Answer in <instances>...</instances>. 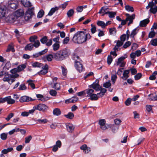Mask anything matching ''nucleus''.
<instances>
[{
  "instance_id": "8fccbe9b",
  "label": "nucleus",
  "mask_w": 157,
  "mask_h": 157,
  "mask_svg": "<svg viewBox=\"0 0 157 157\" xmlns=\"http://www.w3.org/2000/svg\"><path fill=\"white\" fill-rule=\"evenodd\" d=\"M44 12L42 10H40L38 13L37 14V17L38 18H40L42 17L44 15Z\"/></svg>"
},
{
  "instance_id": "69168bd1",
  "label": "nucleus",
  "mask_w": 157,
  "mask_h": 157,
  "mask_svg": "<svg viewBox=\"0 0 157 157\" xmlns=\"http://www.w3.org/2000/svg\"><path fill=\"white\" fill-rule=\"evenodd\" d=\"M113 61V59L111 55H109L107 59V62L109 65Z\"/></svg>"
},
{
  "instance_id": "bb28decb",
  "label": "nucleus",
  "mask_w": 157,
  "mask_h": 157,
  "mask_svg": "<svg viewBox=\"0 0 157 157\" xmlns=\"http://www.w3.org/2000/svg\"><path fill=\"white\" fill-rule=\"evenodd\" d=\"M53 113L54 115L58 116L61 114V112L59 109L56 108L54 109Z\"/></svg>"
},
{
  "instance_id": "13d9d810",
  "label": "nucleus",
  "mask_w": 157,
  "mask_h": 157,
  "mask_svg": "<svg viewBox=\"0 0 157 157\" xmlns=\"http://www.w3.org/2000/svg\"><path fill=\"white\" fill-rule=\"evenodd\" d=\"M32 16L31 15H30V14H28L26 13L24 17L25 20L26 21H28L32 17Z\"/></svg>"
},
{
  "instance_id": "e433bc0d",
  "label": "nucleus",
  "mask_w": 157,
  "mask_h": 157,
  "mask_svg": "<svg viewBox=\"0 0 157 157\" xmlns=\"http://www.w3.org/2000/svg\"><path fill=\"white\" fill-rule=\"evenodd\" d=\"M11 51L13 52L14 51V49L13 48V44H10L8 45L7 49L6 50V52H9Z\"/></svg>"
},
{
  "instance_id": "37998d69",
  "label": "nucleus",
  "mask_w": 157,
  "mask_h": 157,
  "mask_svg": "<svg viewBox=\"0 0 157 157\" xmlns=\"http://www.w3.org/2000/svg\"><path fill=\"white\" fill-rule=\"evenodd\" d=\"M97 24L98 26H101L102 28H105V23L103 21H98L97 23Z\"/></svg>"
},
{
  "instance_id": "20e7f679",
  "label": "nucleus",
  "mask_w": 157,
  "mask_h": 157,
  "mask_svg": "<svg viewBox=\"0 0 157 157\" xmlns=\"http://www.w3.org/2000/svg\"><path fill=\"white\" fill-rule=\"evenodd\" d=\"M125 16H127V17L125 20H122L121 23V25H125L126 22L129 21V22L128 23V25L129 26L131 24H132L133 22V20L135 18V14H132L130 16L128 13H126Z\"/></svg>"
},
{
  "instance_id": "5fc2aeb1",
  "label": "nucleus",
  "mask_w": 157,
  "mask_h": 157,
  "mask_svg": "<svg viewBox=\"0 0 157 157\" xmlns=\"http://www.w3.org/2000/svg\"><path fill=\"white\" fill-rule=\"evenodd\" d=\"M33 9L34 8H31L29 9L26 13L28 14H30V15H31L32 16L34 14L33 13Z\"/></svg>"
},
{
  "instance_id": "4468645a",
  "label": "nucleus",
  "mask_w": 157,
  "mask_h": 157,
  "mask_svg": "<svg viewBox=\"0 0 157 157\" xmlns=\"http://www.w3.org/2000/svg\"><path fill=\"white\" fill-rule=\"evenodd\" d=\"M5 102L6 101L9 104H13L15 102V100L11 98L10 96L6 97L4 98Z\"/></svg>"
},
{
  "instance_id": "aec40b11",
  "label": "nucleus",
  "mask_w": 157,
  "mask_h": 157,
  "mask_svg": "<svg viewBox=\"0 0 157 157\" xmlns=\"http://www.w3.org/2000/svg\"><path fill=\"white\" fill-rule=\"evenodd\" d=\"M149 22V20L147 18L143 20L140 21V26L142 27H145L147 25L148 23Z\"/></svg>"
},
{
  "instance_id": "338daca9",
  "label": "nucleus",
  "mask_w": 157,
  "mask_h": 157,
  "mask_svg": "<svg viewBox=\"0 0 157 157\" xmlns=\"http://www.w3.org/2000/svg\"><path fill=\"white\" fill-rule=\"evenodd\" d=\"M32 139V137L30 135L28 137H26L25 138V143L26 144L29 143Z\"/></svg>"
},
{
  "instance_id": "a19ab883",
  "label": "nucleus",
  "mask_w": 157,
  "mask_h": 157,
  "mask_svg": "<svg viewBox=\"0 0 157 157\" xmlns=\"http://www.w3.org/2000/svg\"><path fill=\"white\" fill-rule=\"evenodd\" d=\"M61 67L62 69V74L63 76H66L67 74V72L66 68L63 66H62Z\"/></svg>"
},
{
  "instance_id": "39448f33",
  "label": "nucleus",
  "mask_w": 157,
  "mask_h": 157,
  "mask_svg": "<svg viewBox=\"0 0 157 157\" xmlns=\"http://www.w3.org/2000/svg\"><path fill=\"white\" fill-rule=\"evenodd\" d=\"M18 6V2L17 0H10L8 2V8L10 10L13 11Z\"/></svg>"
},
{
  "instance_id": "a18cd8bd",
  "label": "nucleus",
  "mask_w": 157,
  "mask_h": 157,
  "mask_svg": "<svg viewBox=\"0 0 157 157\" xmlns=\"http://www.w3.org/2000/svg\"><path fill=\"white\" fill-rule=\"evenodd\" d=\"M109 31L110 35H115L116 33V31L115 28H111L109 29Z\"/></svg>"
},
{
  "instance_id": "ea45409f",
  "label": "nucleus",
  "mask_w": 157,
  "mask_h": 157,
  "mask_svg": "<svg viewBox=\"0 0 157 157\" xmlns=\"http://www.w3.org/2000/svg\"><path fill=\"white\" fill-rule=\"evenodd\" d=\"M125 9L128 11H131L132 12L134 11V9L132 6H130L129 5H126L125 6Z\"/></svg>"
},
{
  "instance_id": "72a5a7b5",
  "label": "nucleus",
  "mask_w": 157,
  "mask_h": 157,
  "mask_svg": "<svg viewBox=\"0 0 157 157\" xmlns=\"http://www.w3.org/2000/svg\"><path fill=\"white\" fill-rule=\"evenodd\" d=\"M47 61L49 62L51 61H52L53 58H54V53L53 55L52 54H48L45 57Z\"/></svg>"
},
{
  "instance_id": "2f4dec72",
  "label": "nucleus",
  "mask_w": 157,
  "mask_h": 157,
  "mask_svg": "<svg viewBox=\"0 0 157 157\" xmlns=\"http://www.w3.org/2000/svg\"><path fill=\"white\" fill-rule=\"evenodd\" d=\"M26 67V65L25 64H23L21 65H19L17 69L18 70V72H19L21 71H23L24 69Z\"/></svg>"
},
{
  "instance_id": "f257e3e1",
  "label": "nucleus",
  "mask_w": 157,
  "mask_h": 157,
  "mask_svg": "<svg viewBox=\"0 0 157 157\" xmlns=\"http://www.w3.org/2000/svg\"><path fill=\"white\" fill-rule=\"evenodd\" d=\"M91 37V36L89 33L86 34L84 31H78L74 34L72 41L76 43L82 44L90 39Z\"/></svg>"
},
{
  "instance_id": "49530a36",
  "label": "nucleus",
  "mask_w": 157,
  "mask_h": 157,
  "mask_svg": "<svg viewBox=\"0 0 157 157\" xmlns=\"http://www.w3.org/2000/svg\"><path fill=\"white\" fill-rule=\"evenodd\" d=\"M74 13V11L73 9H70L67 13V15L68 17L72 16Z\"/></svg>"
},
{
  "instance_id": "0eeeda50",
  "label": "nucleus",
  "mask_w": 157,
  "mask_h": 157,
  "mask_svg": "<svg viewBox=\"0 0 157 157\" xmlns=\"http://www.w3.org/2000/svg\"><path fill=\"white\" fill-rule=\"evenodd\" d=\"M34 108L36 110H38L40 111H44L47 110L48 107L45 105L43 104H40L39 105L34 106Z\"/></svg>"
},
{
  "instance_id": "bf43d9fd",
  "label": "nucleus",
  "mask_w": 157,
  "mask_h": 157,
  "mask_svg": "<svg viewBox=\"0 0 157 157\" xmlns=\"http://www.w3.org/2000/svg\"><path fill=\"white\" fill-rule=\"evenodd\" d=\"M26 89L27 87L24 84H21L19 88V90H25Z\"/></svg>"
},
{
  "instance_id": "6e6552de",
  "label": "nucleus",
  "mask_w": 157,
  "mask_h": 157,
  "mask_svg": "<svg viewBox=\"0 0 157 157\" xmlns=\"http://www.w3.org/2000/svg\"><path fill=\"white\" fill-rule=\"evenodd\" d=\"M99 81L96 79L95 82H94L92 84L89 86V87L92 88L96 91H99L101 88L99 84Z\"/></svg>"
},
{
  "instance_id": "774afa93",
  "label": "nucleus",
  "mask_w": 157,
  "mask_h": 157,
  "mask_svg": "<svg viewBox=\"0 0 157 157\" xmlns=\"http://www.w3.org/2000/svg\"><path fill=\"white\" fill-rule=\"evenodd\" d=\"M1 139L3 140L6 139L7 137V134L4 133H2L0 135Z\"/></svg>"
},
{
  "instance_id": "680f3d73",
  "label": "nucleus",
  "mask_w": 157,
  "mask_h": 157,
  "mask_svg": "<svg viewBox=\"0 0 157 157\" xmlns=\"http://www.w3.org/2000/svg\"><path fill=\"white\" fill-rule=\"evenodd\" d=\"M37 38L36 36H31L29 38V40L31 42H34Z\"/></svg>"
},
{
  "instance_id": "4d7b16f0",
  "label": "nucleus",
  "mask_w": 157,
  "mask_h": 157,
  "mask_svg": "<svg viewBox=\"0 0 157 157\" xmlns=\"http://www.w3.org/2000/svg\"><path fill=\"white\" fill-rule=\"evenodd\" d=\"M19 128H15L13 129L12 130L10 131L9 132V134L10 135H11L13 134L15 132H17L19 131Z\"/></svg>"
},
{
  "instance_id": "e2e57ef3",
  "label": "nucleus",
  "mask_w": 157,
  "mask_h": 157,
  "mask_svg": "<svg viewBox=\"0 0 157 157\" xmlns=\"http://www.w3.org/2000/svg\"><path fill=\"white\" fill-rule=\"evenodd\" d=\"M78 99L77 97H74L70 98L71 103H75L76 102Z\"/></svg>"
},
{
  "instance_id": "603ef678",
  "label": "nucleus",
  "mask_w": 157,
  "mask_h": 157,
  "mask_svg": "<svg viewBox=\"0 0 157 157\" xmlns=\"http://www.w3.org/2000/svg\"><path fill=\"white\" fill-rule=\"evenodd\" d=\"M38 123L40 124H45L48 121V120L46 119H38L37 120Z\"/></svg>"
},
{
  "instance_id": "6ab92c4d",
  "label": "nucleus",
  "mask_w": 157,
  "mask_h": 157,
  "mask_svg": "<svg viewBox=\"0 0 157 157\" xmlns=\"http://www.w3.org/2000/svg\"><path fill=\"white\" fill-rule=\"evenodd\" d=\"M85 94L87 95H86V97H89L94 92V90L92 89H88L85 90Z\"/></svg>"
},
{
  "instance_id": "f8f14e48",
  "label": "nucleus",
  "mask_w": 157,
  "mask_h": 157,
  "mask_svg": "<svg viewBox=\"0 0 157 157\" xmlns=\"http://www.w3.org/2000/svg\"><path fill=\"white\" fill-rule=\"evenodd\" d=\"M47 52H48V49L46 48L40 52H39L37 53H36L35 54H33V55L32 56L33 57V58H37L40 56H41L45 54Z\"/></svg>"
},
{
  "instance_id": "f704fd0d",
  "label": "nucleus",
  "mask_w": 157,
  "mask_h": 157,
  "mask_svg": "<svg viewBox=\"0 0 157 157\" xmlns=\"http://www.w3.org/2000/svg\"><path fill=\"white\" fill-rule=\"evenodd\" d=\"M64 116L67 118L72 119L74 117V114L72 112H69L67 114L65 115Z\"/></svg>"
},
{
  "instance_id": "3c124183",
  "label": "nucleus",
  "mask_w": 157,
  "mask_h": 157,
  "mask_svg": "<svg viewBox=\"0 0 157 157\" xmlns=\"http://www.w3.org/2000/svg\"><path fill=\"white\" fill-rule=\"evenodd\" d=\"M117 78V76L116 72L115 74H112L111 79L112 82H113L114 84L115 83Z\"/></svg>"
},
{
  "instance_id": "423d86ee",
  "label": "nucleus",
  "mask_w": 157,
  "mask_h": 157,
  "mask_svg": "<svg viewBox=\"0 0 157 157\" xmlns=\"http://www.w3.org/2000/svg\"><path fill=\"white\" fill-rule=\"evenodd\" d=\"M139 30V29L137 28H136L132 31L130 34V33L129 31L128 30L126 32L127 40H128L130 36L131 38H134L135 36L137 34Z\"/></svg>"
},
{
  "instance_id": "7ed1b4c3",
  "label": "nucleus",
  "mask_w": 157,
  "mask_h": 157,
  "mask_svg": "<svg viewBox=\"0 0 157 157\" xmlns=\"http://www.w3.org/2000/svg\"><path fill=\"white\" fill-rule=\"evenodd\" d=\"M73 59L75 60V67L76 69L79 72H82L83 69V65L82 63V60L76 54L73 55Z\"/></svg>"
},
{
  "instance_id": "393cba45",
  "label": "nucleus",
  "mask_w": 157,
  "mask_h": 157,
  "mask_svg": "<svg viewBox=\"0 0 157 157\" xmlns=\"http://www.w3.org/2000/svg\"><path fill=\"white\" fill-rule=\"evenodd\" d=\"M127 55H125L124 56H122L119 58L118 59V61L117 62L116 65L117 66H118L119 65L120 63L124 62L123 60L127 57Z\"/></svg>"
},
{
  "instance_id": "f3484780",
  "label": "nucleus",
  "mask_w": 157,
  "mask_h": 157,
  "mask_svg": "<svg viewBox=\"0 0 157 157\" xmlns=\"http://www.w3.org/2000/svg\"><path fill=\"white\" fill-rule=\"evenodd\" d=\"M129 73V70H126L124 71L123 74V76L121 78L124 80H126L128 78V74Z\"/></svg>"
},
{
  "instance_id": "79ce46f5",
  "label": "nucleus",
  "mask_w": 157,
  "mask_h": 157,
  "mask_svg": "<svg viewBox=\"0 0 157 157\" xmlns=\"http://www.w3.org/2000/svg\"><path fill=\"white\" fill-rule=\"evenodd\" d=\"M157 75V71H155L151 75L149 78L151 80H154L156 78L155 76Z\"/></svg>"
},
{
  "instance_id": "7c9ffc66",
  "label": "nucleus",
  "mask_w": 157,
  "mask_h": 157,
  "mask_svg": "<svg viewBox=\"0 0 157 157\" xmlns=\"http://www.w3.org/2000/svg\"><path fill=\"white\" fill-rule=\"evenodd\" d=\"M33 48V44L32 43L29 44L27 45L25 48V50L31 51Z\"/></svg>"
},
{
  "instance_id": "1a4fd4ad",
  "label": "nucleus",
  "mask_w": 157,
  "mask_h": 157,
  "mask_svg": "<svg viewBox=\"0 0 157 157\" xmlns=\"http://www.w3.org/2000/svg\"><path fill=\"white\" fill-rule=\"evenodd\" d=\"M17 19V17L15 15L11 14L9 15L6 18V20L10 23H13Z\"/></svg>"
},
{
  "instance_id": "9b49d317",
  "label": "nucleus",
  "mask_w": 157,
  "mask_h": 157,
  "mask_svg": "<svg viewBox=\"0 0 157 157\" xmlns=\"http://www.w3.org/2000/svg\"><path fill=\"white\" fill-rule=\"evenodd\" d=\"M61 142L60 140H58L56 142V144L54 145L53 147L52 150L54 152H56L57 151L59 148L61 146Z\"/></svg>"
},
{
  "instance_id": "a878e982",
  "label": "nucleus",
  "mask_w": 157,
  "mask_h": 157,
  "mask_svg": "<svg viewBox=\"0 0 157 157\" xmlns=\"http://www.w3.org/2000/svg\"><path fill=\"white\" fill-rule=\"evenodd\" d=\"M149 99L152 101L157 100V92L154 94H151L149 95Z\"/></svg>"
},
{
  "instance_id": "5701e85b",
  "label": "nucleus",
  "mask_w": 157,
  "mask_h": 157,
  "mask_svg": "<svg viewBox=\"0 0 157 157\" xmlns=\"http://www.w3.org/2000/svg\"><path fill=\"white\" fill-rule=\"evenodd\" d=\"M36 96L38 98H40V100L42 101H45L49 99V98L48 97H44L43 95L40 94H37Z\"/></svg>"
},
{
  "instance_id": "b1692460",
  "label": "nucleus",
  "mask_w": 157,
  "mask_h": 157,
  "mask_svg": "<svg viewBox=\"0 0 157 157\" xmlns=\"http://www.w3.org/2000/svg\"><path fill=\"white\" fill-rule=\"evenodd\" d=\"M2 80L4 82H7L8 83H10L11 79L8 72L5 73V75Z\"/></svg>"
},
{
  "instance_id": "f03ea898",
  "label": "nucleus",
  "mask_w": 157,
  "mask_h": 157,
  "mask_svg": "<svg viewBox=\"0 0 157 157\" xmlns=\"http://www.w3.org/2000/svg\"><path fill=\"white\" fill-rule=\"evenodd\" d=\"M70 54L69 50L65 48L54 53V59L56 60L62 61L67 58Z\"/></svg>"
},
{
  "instance_id": "dca6fc26",
  "label": "nucleus",
  "mask_w": 157,
  "mask_h": 157,
  "mask_svg": "<svg viewBox=\"0 0 157 157\" xmlns=\"http://www.w3.org/2000/svg\"><path fill=\"white\" fill-rule=\"evenodd\" d=\"M66 128L67 131L69 133H72L75 129L74 126L72 124L70 123L66 125Z\"/></svg>"
},
{
  "instance_id": "6e6d98bb",
  "label": "nucleus",
  "mask_w": 157,
  "mask_h": 157,
  "mask_svg": "<svg viewBox=\"0 0 157 157\" xmlns=\"http://www.w3.org/2000/svg\"><path fill=\"white\" fill-rule=\"evenodd\" d=\"M106 121L104 119L100 120L98 121V124L100 126V127L105 124Z\"/></svg>"
},
{
  "instance_id": "58836bf2",
  "label": "nucleus",
  "mask_w": 157,
  "mask_h": 157,
  "mask_svg": "<svg viewBox=\"0 0 157 157\" xmlns=\"http://www.w3.org/2000/svg\"><path fill=\"white\" fill-rule=\"evenodd\" d=\"M105 14H109V16L110 18L114 17L115 15H116V13L115 12H112L110 11H107V12L105 13Z\"/></svg>"
},
{
  "instance_id": "2eb2a0df",
  "label": "nucleus",
  "mask_w": 157,
  "mask_h": 157,
  "mask_svg": "<svg viewBox=\"0 0 157 157\" xmlns=\"http://www.w3.org/2000/svg\"><path fill=\"white\" fill-rule=\"evenodd\" d=\"M80 148L81 149L83 150V152L86 154L88 153L90 151V147H87L86 144H84L81 146Z\"/></svg>"
},
{
  "instance_id": "4c0bfd02",
  "label": "nucleus",
  "mask_w": 157,
  "mask_h": 157,
  "mask_svg": "<svg viewBox=\"0 0 157 157\" xmlns=\"http://www.w3.org/2000/svg\"><path fill=\"white\" fill-rule=\"evenodd\" d=\"M11 64L10 62H7L3 68V70L6 71L8 70L10 68Z\"/></svg>"
},
{
  "instance_id": "ddd939ff",
  "label": "nucleus",
  "mask_w": 157,
  "mask_h": 157,
  "mask_svg": "<svg viewBox=\"0 0 157 157\" xmlns=\"http://www.w3.org/2000/svg\"><path fill=\"white\" fill-rule=\"evenodd\" d=\"M6 12V7L0 6V18L4 17Z\"/></svg>"
},
{
  "instance_id": "c03bdc74",
  "label": "nucleus",
  "mask_w": 157,
  "mask_h": 157,
  "mask_svg": "<svg viewBox=\"0 0 157 157\" xmlns=\"http://www.w3.org/2000/svg\"><path fill=\"white\" fill-rule=\"evenodd\" d=\"M59 43H55L52 45L53 49L54 51H57L59 48Z\"/></svg>"
},
{
  "instance_id": "c85d7f7f",
  "label": "nucleus",
  "mask_w": 157,
  "mask_h": 157,
  "mask_svg": "<svg viewBox=\"0 0 157 157\" xmlns=\"http://www.w3.org/2000/svg\"><path fill=\"white\" fill-rule=\"evenodd\" d=\"M58 9L59 8L56 6L52 8L49 12L48 15L50 16H52L56 11L58 10Z\"/></svg>"
},
{
  "instance_id": "de8ad7c7",
  "label": "nucleus",
  "mask_w": 157,
  "mask_h": 157,
  "mask_svg": "<svg viewBox=\"0 0 157 157\" xmlns=\"http://www.w3.org/2000/svg\"><path fill=\"white\" fill-rule=\"evenodd\" d=\"M52 87L56 90H59L60 87V84L58 83H54L53 86Z\"/></svg>"
},
{
  "instance_id": "052dcab7",
  "label": "nucleus",
  "mask_w": 157,
  "mask_h": 157,
  "mask_svg": "<svg viewBox=\"0 0 157 157\" xmlns=\"http://www.w3.org/2000/svg\"><path fill=\"white\" fill-rule=\"evenodd\" d=\"M151 44L154 46H157V38L152 40L150 41Z\"/></svg>"
},
{
  "instance_id": "cd10ccee",
  "label": "nucleus",
  "mask_w": 157,
  "mask_h": 157,
  "mask_svg": "<svg viewBox=\"0 0 157 157\" xmlns=\"http://www.w3.org/2000/svg\"><path fill=\"white\" fill-rule=\"evenodd\" d=\"M29 86H30L32 89H33L35 88V85L33 83V81L32 80L29 79L27 81Z\"/></svg>"
},
{
  "instance_id": "09e8293b",
  "label": "nucleus",
  "mask_w": 157,
  "mask_h": 157,
  "mask_svg": "<svg viewBox=\"0 0 157 157\" xmlns=\"http://www.w3.org/2000/svg\"><path fill=\"white\" fill-rule=\"evenodd\" d=\"M150 11L153 14H155L156 13H157V6H155L153 8H150Z\"/></svg>"
},
{
  "instance_id": "864d4df0",
  "label": "nucleus",
  "mask_w": 157,
  "mask_h": 157,
  "mask_svg": "<svg viewBox=\"0 0 157 157\" xmlns=\"http://www.w3.org/2000/svg\"><path fill=\"white\" fill-rule=\"evenodd\" d=\"M48 40V38L46 36H44L40 40V41L42 43H46Z\"/></svg>"
},
{
  "instance_id": "412c9836",
  "label": "nucleus",
  "mask_w": 157,
  "mask_h": 157,
  "mask_svg": "<svg viewBox=\"0 0 157 157\" xmlns=\"http://www.w3.org/2000/svg\"><path fill=\"white\" fill-rule=\"evenodd\" d=\"M24 13V12L23 9H19L17 10L15 12V15L17 17H20L22 16L23 15Z\"/></svg>"
},
{
  "instance_id": "c756f323",
  "label": "nucleus",
  "mask_w": 157,
  "mask_h": 157,
  "mask_svg": "<svg viewBox=\"0 0 157 157\" xmlns=\"http://www.w3.org/2000/svg\"><path fill=\"white\" fill-rule=\"evenodd\" d=\"M13 150V149L12 147H11L8 148L7 149H4L2 151V152L3 154H6L8 153L11 152Z\"/></svg>"
},
{
  "instance_id": "473e14b6",
  "label": "nucleus",
  "mask_w": 157,
  "mask_h": 157,
  "mask_svg": "<svg viewBox=\"0 0 157 157\" xmlns=\"http://www.w3.org/2000/svg\"><path fill=\"white\" fill-rule=\"evenodd\" d=\"M98 97L97 95V94L93 93L90 96V98H89V99L92 101H96L98 100Z\"/></svg>"
},
{
  "instance_id": "4be33fe9",
  "label": "nucleus",
  "mask_w": 157,
  "mask_h": 157,
  "mask_svg": "<svg viewBox=\"0 0 157 157\" xmlns=\"http://www.w3.org/2000/svg\"><path fill=\"white\" fill-rule=\"evenodd\" d=\"M21 3L25 7H29L31 6L32 5L30 2L28 1L27 0H21Z\"/></svg>"
},
{
  "instance_id": "c9c22d12",
  "label": "nucleus",
  "mask_w": 157,
  "mask_h": 157,
  "mask_svg": "<svg viewBox=\"0 0 157 157\" xmlns=\"http://www.w3.org/2000/svg\"><path fill=\"white\" fill-rule=\"evenodd\" d=\"M32 66L33 67H41L43 66V64L41 63H40L38 62H36L33 63L32 64Z\"/></svg>"
},
{
  "instance_id": "9d476101",
  "label": "nucleus",
  "mask_w": 157,
  "mask_h": 157,
  "mask_svg": "<svg viewBox=\"0 0 157 157\" xmlns=\"http://www.w3.org/2000/svg\"><path fill=\"white\" fill-rule=\"evenodd\" d=\"M30 97L28 96H24L21 97L19 101L21 102H29V101H32L34 100Z\"/></svg>"
},
{
  "instance_id": "a211bd4d",
  "label": "nucleus",
  "mask_w": 157,
  "mask_h": 157,
  "mask_svg": "<svg viewBox=\"0 0 157 157\" xmlns=\"http://www.w3.org/2000/svg\"><path fill=\"white\" fill-rule=\"evenodd\" d=\"M108 127H110L111 128L113 132L114 133H115L118 129V126H117L116 125L114 124H110L108 125Z\"/></svg>"
},
{
  "instance_id": "0e129e2a",
  "label": "nucleus",
  "mask_w": 157,
  "mask_h": 157,
  "mask_svg": "<svg viewBox=\"0 0 157 157\" xmlns=\"http://www.w3.org/2000/svg\"><path fill=\"white\" fill-rule=\"evenodd\" d=\"M111 85V84L110 82H106L104 83L103 85V86L105 88H108L110 87Z\"/></svg>"
}]
</instances>
